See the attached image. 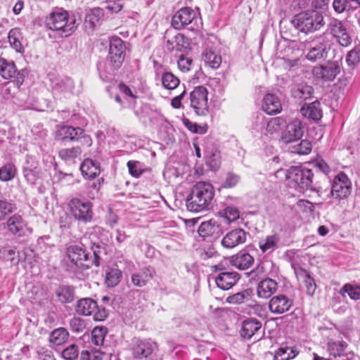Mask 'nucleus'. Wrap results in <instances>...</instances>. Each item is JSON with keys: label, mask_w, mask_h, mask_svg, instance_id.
<instances>
[{"label": "nucleus", "mask_w": 360, "mask_h": 360, "mask_svg": "<svg viewBox=\"0 0 360 360\" xmlns=\"http://www.w3.org/2000/svg\"><path fill=\"white\" fill-rule=\"evenodd\" d=\"M93 256L90 255L85 249L77 245H70L66 249V255L64 258V264L66 270L77 273L89 269L93 265L98 266L101 260L103 248L99 245L92 248Z\"/></svg>", "instance_id": "obj_1"}, {"label": "nucleus", "mask_w": 360, "mask_h": 360, "mask_svg": "<svg viewBox=\"0 0 360 360\" xmlns=\"http://www.w3.org/2000/svg\"><path fill=\"white\" fill-rule=\"evenodd\" d=\"M214 189L212 184L205 181L197 182L186 199L189 211L198 212L207 210L212 207Z\"/></svg>", "instance_id": "obj_2"}, {"label": "nucleus", "mask_w": 360, "mask_h": 360, "mask_svg": "<svg viewBox=\"0 0 360 360\" xmlns=\"http://www.w3.org/2000/svg\"><path fill=\"white\" fill-rule=\"evenodd\" d=\"M291 23L297 30L305 34L317 31L325 25L322 13L316 10H308L297 14Z\"/></svg>", "instance_id": "obj_3"}, {"label": "nucleus", "mask_w": 360, "mask_h": 360, "mask_svg": "<svg viewBox=\"0 0 360 360\" xmlns=\"http://www.w3.org/2000/svg\"><path fill=\"white\" fill-rule=\"evenodd\" d=\"M45 25L47 28L60 32L62 37L70 36L77 28L75 18H69L66 11H58L51 13L46 16Z\"/></svg>", "instance_id": "obj_4"}, {"label": "nucleus", "mask_w": 360, "mask_h": 360, "mask_svg": "<svg viewBox=\"0 0 360 360\" xmlns=\"http://www.w3.org/2000/svg\"><path fill=\"white\" fill-rule=\"evenodd\" d=\"M283 174L285 179L295 183L297 188L302 192L307 190H314L313 186L312 171L304 167H291L288 170L278 169L275 175L278 177Z\"/></svg>", "instance_id": "obj_5"}, {"label": "nucleus", "mask_w": 360, "mask_h": 360, "mask_svg": "<svg viewBox=\"0 0 360 360\" xmlns=\"http://www.w3.org/2000/svg\"><path fill=\"white\" fill-rule=\"evenodd\" d=\"M126 46L119 37H114L110 41L108 56L104 63V71L112 75L122 66L125 58Z\"/></svg>", "instance_id": "obj_6"}, {"label": "nucleus", "mask_w": 360, "mask_h": 360, "mask_svg": "<svg viewBox=\"0 0 360 360\" xmlns=\"http://www.w3.org/2000/svg\"><path fill=\"white\" fill-rule=\"evenodd\" d=\"M172 26L176 30H181L187 25H191L190 30L199 29L202 22L195 11L189 7L179 9L172 17Z\"/></svg>", "instance_id": "obj_7"}, {"label": "nucleus", "mask_w": 360, "mask_h": 360, "mask_svg": "<svg viewBox=\"0 0 360 360\" xmlns=\"http://www.w3.org/2000/svg\"><path fill=\"white\" fill-rule=\"evenodd\" d=\"M68 209L73 218L79 222L87 224L93 219V205L91 202L75 198L69 202Z\"/></svg>", "instance_id": "obj_8"}, {"label": "nucleus", "mask_w": 360, "mask_h": 360, "mask_svg": "<svg viewBox=\"0 0 360 360\" xmlns=\"http://www.w3.org/2000/svg\"><path fill=\"white\" fill-rule=\"evenodd\" d=\"M352 191V182L344 172L337 174L332 182L330 195L337 200L348 198Z\"/></svg>", "instance_id": "obj_9"}, {"label": "nucleus", "mask_w": 360, "mask_h": 360, "mask_svg": "<svg viewBox=\"0 0 360 360\" xmlns=\"http://www.w3.org/2000/svg\"><path fill=\"white\" fill-rule=\"evenodd\" d=\"M75 311L78 314L91 316L96 321H103L108 313L105 309H99L97 302L91 298H82L77 301Z\"/></svg>", "instance_id": "obj_10"}, {"label": "nucleus", "mask_w": 360, "mask_h": 360, "mask_svg": "<svg viewBox=\"0 0 360 360\" xmlns=\"http://www.w3.org/2000/svg\"><path fill=\"white\" fill-rule=\"evenodd\" d=\"M340 65L337 60H328L316 65L312 69L314 77L323 82H331L340 72Z\"/></svg>", "instance_id": "obj_11"}, {"label": "nucleus", "mask_w": 360, "mask_h": 360, "mask_svg": "<svg viewBox=\"0 0 360 360\" xmlns=\"http://www.w3.org/2000/svg\"><path fill=\"white\" fill-rule=\"evenodd\" d=\"M1 227L6 228L8 233L18 238L24 237L32 232L27 221L18 214L11 216L6 223L0 224V229Z\"/></svg>", "instance_id": "obj_12"}, {"label": "nucleus", "mask_w": 360, "mask_h": 360, "mask_svg": "<svg viewBox=\"0 0 360 360\" xmlns=\"http://www.w3.org/2000/svg\"><path fill=\"white\" fill-rule=\"evenodd\" d=\"M191 105L198 115H205L208 112L207 91L205 87H195L190 95Z\"/></svg>", "instance_id": "obj_13"}, {"label": "nucleus", "mask_w": 360, "mask_h": 360, "mask_svg": "<svg viewBox=\"0 0 360 360\" xmlns=\"http://www.w3.org/2000/svg\"><path fill=\"white\" fill-rule=\"evenodd\" d=\"M330 48L327 35L323 34L317 37L312 41V46L307 53V60L314 62L317 60L325 58Z\"/></svg>", "instance_id": "obj_14"}, {"label": "nucleus", "mask_w": 360, "mask_h": 360, "mask_svg": "<svg viewBox=\"0 0 360 360\" xmlns=\"http://www.w3.org/2000/svg\"><path fill=\"white\" fill-rule=\"evenodd\" d=\"M293 305V300L287 295L279 294L273 296L269 302V309L274 314H282L288 311Z\"/></svg>", "instance_id": "obj_15"}, {"label": "nucleus", "mask_w": 360, "mask_h": 360, "mask_svg": "<svg viewBox=\"0 0 360 360\" xmlns=\"http://www.w3.org/2000/svg\"><path fill=\"white\" fill-rule=\"evenodd\" d=\"M281 140L283 143L289 144L288 150L291 153L298 155H308L311 151L312 144L307 139H291L290 136H281Z\"/></svg>", "instance_id": "obj_16"}, {"label": "nucleus", "mask_w": 360, "mask_h": 360, "mask_svg": "<svg viewBox=\"0 0 360 360\" xmlns=\"http://www.w3.org/2000/svg\"><path fill=\"white\" fill-rule=\"evenodd\" d=\"M246 240V233L242 229H236L228 232L222 238L221 243L226 248H233Z\"/></svg>", "instance_id": "obj_17"}, {"label": "nucleus", "mask_w": 360, "mask_h": 360, "mask_svg": "<svg viewBox=\"0 0 360 360\" xmlns=\"http://www.w3.org/2000/svg\"><path fill=\"white\" fill-rule=\"evenodd\" d=\"M262 108L268 115H276L281 112L282 104L277 95L268 93L263 98Z\"/></svg>", "instance_id": "obj_18"}, {"label": "nucleus", "mask_w": 360, "mask_h": 360, "mask_svg": "<svg viewBox=\"0 0 360 360\" xmlns=\"http://www.w3.org/2000/svg\"><path fill=\"white\" fill-rule=\"evenodd\" d=\"M278 283L272 278H266L259 282L257 286V295L259 298L268 299L278 290Z\"/></svg>", "instance_id": "obj_19"}, {"label": "nucleus", "mask_w": 360, "mask_h": 360, "mask_svg": "<svg viewBox=\"0 0 360 360\" xmlns=\"http://www.w3.org/2000/svg\"><path fill=\"white\" fill-rule=\"evenodd\" d=\"M262 323L256 319L249 318L243 321L240 331L242 338L250 340L254 336L260 334Z\"/></svg>", "instance_id": "obj_20"}, {"label": "nucleus", "mask_w": 360, "mask_h": 360, "mask_svg": "<svg viewBox=\"0 0 360 360\" xmlns=\"http://www.w3.org/2000/svg\"><path fill=\"white\" fill-rule=\"evenodd\" d=\"M240 278V275L236 271H223L215 278V283L221 290H227L231 288Z\"/></svg>", "instance_id": "obj_21"}, {"label": "nucleus", "mask_w": 360, "mask_h": 360, "mask_svg": "<svg viewBox=\"0 0 360 360\" xmlns=\"http://www.w3.org/2000/svg\"><path fill=\"white\" fill-rule=\"evenodd\" d=\"M327 345L330 354L334 357H342V360H350L353 357L352 352L347 353L345 352L347 347V344L345 342L330 340Z\"/></svg>", "instance_id": "obj_22"}, {"label": "nucleus", "mask_w": 360, "mask_h": 360, "mask_svg": "<svg viewBox=\"0 0 360 360\" xmlns=\"http://www.w3.org/2000/svg\"><path fill=\"white\" fill-rule=\"evenodd\" d=\"M74 82L72 79L67 77L58 80L53 87V94L56 97L61 99L67 98L72 94Z\"/></svg>", "instance_id": "obj_23"}, {"label": "nucleus", "mask_w": 360, "mask_h": 360, "mask_svg": "<svg viewBox=\"0 0 360 360\" xmlns=\"http://www.w3.org/2000/svg\"><path fill=\"white\" fill-rule=\"evenodd\" d=\"M253 257L248 252L240 251L230 257V264L240 270H246L254 264Z\"/></svg>", "instance_id": "obj_24"}, {"label": "nucleus", "mask_w": 360, "mask_h": 360, "mask_svg": "<svg viewBox=\"0 0 360 360\" xmlns=\"http://www.w3.org/2000/svg\"><path fill=\"white\" fill-rule=\"evenodd\" d=\"M154 345L146 340H137L132 347V354L136 359H144L153 352Z\"/></svg>", "instance_id": "obj_25"}, {"label": "nucleus", "mask_w": 360, "mask_h": 360, "mask_svg": "<svg viewBox=\"0 0 360 360\" xmlns=\"http://www.w3.org/2000/svg\"><path fill=\"white\" fill-rule=\"evenodd\" d=\"M205 154L206 157V163L212 170H216L220 167L221 156L219 150L212 143V146H205Z\"/></svg>", "instance_id": "obj_26"}, {"label": "nucleus", "mask_w": 360, "mask_h": 360, "mask_svg": "<svg viewBox=\"0 0 360 360\" xmlns=\"http://www.w3.org/2000/svg\"><path fill=\"white\" fill-rule=\"evenodd\" d=\"M80 170L83 176L88 179H94L101 172L98 163L90 158H86L80 165Z\"/></svg>", "instance_id": "obj_27"}, {"label": "nucleus", "mask_w": 360, "mask_h": 360, "mask_svg": "<svg viewBox=\"0 0 360 360\" xmlns=\"http://www.w3.org/2000/svg\"><path fill=\"white\" fill-rule=\"evenodd\" d=\"M293 98L299 102L311 98L314 94V88L306 83L296 84L291 91Z\"/></svg>", "instance_id": "obj_28"}, {"label": "nucleus", "mask_w": 360, "mask_h": 360, "mask_svg": "<svg viewBox=\"0 0 360 360\" xmlns=\"http://www.w3.org/2000/svg\"><path fill=\"white\" fill-rule=\"evenodd\" d=\"M153 274L154 270L151 267H145L141 271L131 275V282L137 287H143L153 278Z\"/></svg>", "instance_id": "obj_29"}, {"label": "nucleus", "mask_w": 360, "mask_h": 360, "mask_svg": "<svg viewBox=\"0 0 360 360\" xmlns=\"http://www.w3.org/2000/svg\"><path fill=\"white\" fill-rule=\"evenodd\" d=\"M280 241V236L278 233H274L261 239L259 241V247L262 252L271 253L278 247Z\"/></svg>", "instance_id": "obj_30"}, {"label": "nucleus", "mask_w": 360, "mask_h": 360, "mask_svg": "<svg viewBox=\"0 0 360 360\" xmlns=\"http://www.w3.org/2000/svg\"><path fill=\"white\" fill-rule=\"evenodd\" d=\"M55 295L61 304L71 303L75 299V288L70 285H60L56 289Z\"/></svg>", "instance_id": "obj_31"}, {"label": "nucleus", "mask_w": 360, "mask_h": 360, "mask_svg": "<svg viewBox=\"0 0 360 360\" xmlns=\"http://www.w3.org/2000/svg\"><path fill=\"white\" fill-rule=\"evenodd\" d=\"M219 224L214 219L203 221L198 228V233L202 237L212 236L220 231Z\"/></svg>", "instance_id": "obj_32"}, {"label": "nucleus", "mask_w": 360, "mask_h": 360, "mask_svg": "<svg viewBox=\"0 0 360 360\" xmlns=\"http://www.w3.org/2000/svg\"><path fill=\"white\" fill-rule=\"evenodd\" d=\"M82 154V149L79 146H74L71 148H63L59 150V157L67 164L72 165L76 163V159Z\"/></svg>", "instance_id": "obj_33"}, {"label": "nucleus", "mask_w": 360, "mask_h": 360, "mask_svg": "<svg viewBox=\"0 0 360 360\" xmlns=\"http://www.w3.org/2000/svg\"><path fill=\"white\" fill-rule=\"evenodd\" d=\"M319 102L314 101L301 108L302 115L309 119L318 120L322 117V111L319 108Z\"/></svg>", "instance_id": "obj_34"}, {"label": "nucleus", "mask_w": 360, "mask_h": 360, "mask_svg": "<svg viewBox=\"0 0 360 360\" xmlns=\"http://www.w3.org/2000/svg\"><path fill=\"white\" fill-rule=\"evenodd\" d=\"M8 39L11 47L17 52L22 53L24 51V47L22 44L23 37L19 28L11 29L8 32Z\"/></svg>", "instance_id": "obj_35"}, {"label": "nucleus", "mask_w": 360, "mask_h": 360, "mask_svg": "<svg viewBox=\"0 0 360 360\" xmlns=\"http://www.w3.org/2000/svg\"><path fill=\"white\" fill-rule=\"evenodd\" d=\"M17 72L15 65L12 61H8L4 58H0V75L5 79H9Z\"/></svg>", "instance_id": "obj_36"}, {"label": "nucleus", "mask_w": 360, "mask_h": 360, "mask_svg": "<svg viewBox=\"0 0 360 360\" xmlns=\"http://www.w3.org/2000/svg\"><path fill=\"white\" fill-rule=\"evenodd\" d=\"M0 259L18 265L20 262V254L15 248L3 247L0 249Z\"/></svg>", "instance_id": "obj_37"}, {"label": "nucleus", "mask_w": 360, "mask_h": 360, "mask_svg": "<svg viewBox=\"0 0 360 360\" xmlns=\"http://www.w3.org/2000/svg\"><path fill=\"white\" fill-rule=\"evenodd\" d=\"M69 337L68 330L64 328H58L53 330L49 335L50 343L59 346L65 343Z\"/></svg>", "instance_id": "obj_38"}, {"label": "nucleus", "mask_w": 360, "mask_h": 360, "mask_svg": "<svg viewBox=\"0 0 360 360\" xmlns=\"http://www.w3.org/2000/svg\"><path fill=\"white\" fill-rule=\"evenodd\" d=\"M202 58L205 64L213 69L218 68L221 63V56L210 49H206L203 52Z\"/></svg>", "instance_id": "obj_39"}, {"label": "nucleus", "mask_w": 360, "mask_h": 360, "mask_svg": "<svg viewBox=\"0 0 360 360\" xmlns=\"http://www.w3.org/2000/svg\"><path fill=\"white\" fill-rule=\"evenodd\" d=\"M252 295V291L250 289L244 290L241 292L235 293L233 295H229L226 298V302L232 304H239L245 302L247 300H248Z\"/></svg>", "instance_id": "obj_40"}, {"label": "nucleus", "mask_w": 360, "mask_h": 360, "mask_svg": "<svg viewBox=\"0 0 360 360\" xmlns=\"http://www.w3.org/2000/svg\"><path fill=\"white\" fill-rule=\"evenodd\" d=\"M162 86L169 90L176 89L180 83L179 79L171 72H164L162 75Z\"/></svg>", "instance_id": "obj_41"}, {"label": "nucleus", "mask_w": 360, "mask_h": 360, "mask_svg": "<svg viewBox=\"0 0 360 360\" xmlns=\"http://www.w3.org/2000/svg\"><path fill=\"white\" fill-rule=\"evenodd\" d=\"M24 176L26 181L30 184H35L40 176L39 169L34 165L25 167L23 169Z\"/></svg>", "instance_id": "obj_42"}, {"label": "nucleus", "mask_w": 360, "mask_h": 360, "mask_svg": "<svg viewBox=\"0 0 360 360\" xmlns=\"http://www.w3.org/2000/svg\"><path fill=\"white\" fill-rule=\"evenodd\" d=\"M101 15V11L100 8L93 9L90 13L87 14L84 20V25L86 28H89L91 30L98 23Z\"/></svg>", "instance_id": "obj_43"}, {"label": "nucleus", "mask_w": 360, "mask_h": 360, "mask_svg": "<svg viewBox=\"0 0 360 360\" xmlns=\"http://www.w3.org/2000/svg\"><path fill=\"white\" fill-rule=\"evenodd\" d=\"M122 276L120 269H111L105 274V283L108 287H115L120 282Z\"/></svg>", "instance_id": "obj_44"}, {"label": "nucleus", "mask_w": 360, "mask_h": 360, "mask_svg": "<svg viewBox=\"0 0 360 360\" xmlns=\"http://www.w3.org/2000/svg\"><path fill=\"white\" fill-rule=\"evenodd\" d=\"M340 292L344 295L347 293L349 297L354 300H360V286L353 285L349 283L345 284L340 289Z\"/></svg>", "instance_id": "obj_45"}, {"label": "nucleus", "mask_w": 360, "mask_h": 360, "mask_svg": "<svg viewBox=\"0 0 360 360\" xmlns=\"http://www.w3.org/2000/svg\"><path fill=\"white\" fill-rule=\"evenodd\" d=\"M107 334L105 327H95L91 332V341L95 345H101Z\"/></svg>", "instance_id": "obj_46"}, {"label": "nucleus", "mask_w": 360, "mask_h": 360, "mask_svg": "<svg viewBox=\"0 0 360 360\" xmlns=\"http://www.w3.org/2000/svg\"><path fill=\"white\" fill-rule=\"evenodd\" d=\"M16 168L13 164H6L0 168V180L7 181L14 178Z\"/></svg>", "instance_id": "obj_47"}, {"label": "nucleus", "mask_w": 360, "mask_h": 360, "mask_svg": "<svg viewBox=\"0 0 360 360\" xmlns=\"http://www.w3.org/2000/svg\"><path fill=\"white\" fill-rule=\"evenodd\" d=\"M184 37L182 34H178L171 39H167L165 44L166 49L172 52L174 50L181 51V44L184 43Z\"/></svg>", "instance_id": "obj_48"}, {"label": "nucleus", "mask_w": 360, "mask_h": 360, "mask_svg": "<svg viewBox=\"0 0 360 360\" xmlns=\"http://www.w3.org/2000/svg\"><path fill=\"white\" fill-rule=\"evenodd\" d=\"M193 144L195 148L196 156L198 158H200L201 148L205 151V146L210 145V146H212V141L209 136H198L193 140Z\"/></svg>", "instance_id": "obj_49"}, {"label": "nucleus", "mask_w": 360, "mask_h": 360, "mask_svg": "<svg viewBox=\"0 0 360 360\" xmlns=\"http://www.w3.org/2000/svg\"><path fill=\"white\" fill-rule=\"evenodd\" d=\"M288 349L289 347H280L275 352L274 360H290L294 359L298 354L295 349H292V355H290V354L288 353Z\"/></svg>", "instance_id": "obj_50"}, {"label": "nucleus", "mask_w": 360, "mask_h": 360, "mask_svg": "<svg viewBox=\"0 0 360 360\" xmlns=\"http://www.w3.org/2000/svg\"><path fill=\"white\" fill-rule=\"evenodd\" d=\"M287 135H303L304 130L301 122L296 119L286 126Z\"/></svg>", "instance_id": "obj_51"}, {"label": "nucleus", "mask_w": 360, "mask_h": 360, "mask_svg": "<svg viewBox=\"0 0 360 360\" xmlns=\"http://www.w3.org/2000/svg\"><path fill=\"white\" fill-rule=\"evenodd\" d=\"M103 354V353L97 349H86L82 351L80 360H102Z\"/></svg>", "instance_id": "obj_52"}, {"label": "nucleus", "mask_w": 360, "mask_h": 360, "mask_svg": "<svg viewBox=\"0 0 360 360\" xmlns=\"http://www.w3.org/2000/svg\"><path fill=\"white\" fill-rule=\"evenodd\" d=\"M15 210L16 207L13 203L0 200V221L3 220L6 216L13 213Z\"/></svg>", "instance_id": "obj_53"}, {"label": "nucleus", "mask_w": 360, "mask_h": 360, "mask_svg": "<svg viewBox=\"0 0 360 360\" xmlns=\"http://www.w3.org/2000/svg\"><path fill=\"white\" fill-rule=\"evenodd\" d=\"M220 213L228 223L234 221L239 218V211L235 207H227L220 212Z\"/></svg>", "instance_id": "obj_54"}, {"label": "nucleus", "mask_w": 360, "mask_h": 360, "mask_svg": "<svg viewBox=\"0 0 360 360\" xmlns=\"http://www.w3.org/2000/svg\"><path fill=\"white\" fill-rule=\"evenodd\" d=\"M79 355L78 347L72 344L64 349L62 352V356L65 360H75Z\"/></svg>", "instance_id": "obj_55"}, {"label": "nucleus", "mask_w": 360, "mask_h": 360, "mask_svg": "<svg viewBox=\"0 0 360 360\" xmlns=\"http://www.w3.org/2000/svg\"><path fill=\"white\" fill-rule=\"evenodd\" d=\"M184 125L191 133H197L200 134H206L207 131V125L202 126L198 125L196 123L191 122L189 120L186 119L184 120Z\"/></svg>", "instance_id": "obj_56"}, {"label": "nucleus", "mask_w": 360, "mask_h": 360, "mask_svg": "<svg viewBox=\"0 0 360 360\" xmlns=\"http://www.w3.org/2000/svg\"><path fill=\"white\" fill-rule=\"evenodd\" d=\"M330 33L335 37L346 30L342 21L337 19H332L328 25Z\"/></svg>", "instance_id": "obj_57"}, {"label": "nucleus", "mask_w": 360, "mask_h": 360, "mask_svg": "<svg viewBox=\"0 0 360 360\" xmlns=\"http://www.w3.org/2000/svg\"><path fill=\"white\" fill-rule=\"evenodd\" d=\"M70 326L72 331L75 333H81L86 329L84 320L79 317H73L70 320Z\"/></svg>", "instance_id": "obj_58"}, {"label": "nucleus", "mask_w": 360, "mask_h": 360, "mask_svg": "<svg viewBox=\"0 0 360 360\" xmlns=\"http://www.w3.org/2000/svg\"><path fill=\"white\" fill-rule=\"evenodd\" d=\"M83 131V129L79 127L73 128L72 127L63 125L58 129L56 135H81Z\"/></svg>", "instance_id": "obj_59"}, {"label": "nucleus", "mask_w": 360, "mask_h": 360, "mask_svg": "<svg viewBox=\"0 0 360 360\" xmlns=\"http://www.w3.org/2000/svg\"><path fill=\"white\" fill-rule=\"evenodd\" d=\"M240 181V176L234 173H228L226 179L223 184L224 188H232L235 186Z\"/></svg>", "instance_id": "obj_60"}, {"label": "nucleus", "mask_w": 360, "mask_h": 360, "mask_svg": "<svg viewBox=\"0 0 360 360\" xmlns=\"http://www.w3.org/2000/svg\"><path fill=\"white\" fill-rule=\"evenodd\" d=\"M193 60L191 58L181 56L178 60V67L181 72H186L191 70Z\"/></svg>", "instance_id": "obj_61"}, {"label": "nucleus", "mask_w": 360, "mask_h": 360, "mask_svg": "<svg viewBox=\"0 0 360 360\" xmlns=\"http://www.w3.org/2000/svg\"><path fill=\"white\" fill-rule=\"evenodd\" d=\"M360 61V49H354L347 56V62L349 65H356Z\"/></svg>", "instance_id": "obj_62"}, {"label": "nucleus", "mask_w": 360, "mask_h": 360, "mask_svg": "<svg viewBox=\"0 0 360 360\" xmlns=\"http://www.w3.org/2000/svg\"><path fill=\"white\" fill-rule=\"evenodd\" d=\"M106 9L111 13H118L122 8V1L106 0Z\"/></svg>", "instance_id": "obj_63"}, {"label": "nucleus", "mask_w": 360, "mask_h": 360, "mask_svg": "<svg viewBox=\"0 0 360 360\" xmlns=\"http://www.w3.org/2000/svg\"><path fill=\"white\" fill-rule=\"evenodd\" d=\"M39 357L41 360H56L52 351L45 347H40L37 350Z\"/></svg>", "instance_id": "obj_64"}]
</instances>
